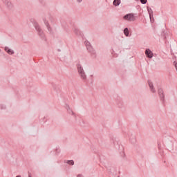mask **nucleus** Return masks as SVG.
I'll return each instance as SVG.
<instances>
[{
    "instance_id": "1a4fd4ad",
    "label": "nucleus",
    "mask_w": 177,
    "mask_h": 177,
    "mask_svg": "<svg viewBox=\"0 0 177 177\" xmlns=\"http://www.w3.org/2000/svg\"><path fill=\"white\" fill-rule=\"evenodd\" d=\"M3 2L8 9H12L13 8V4L10 2V0H3Z\"/></svg>"
},
{
    "instance_id": "f03ea898",
    "label": "nucleus",
    "mask_w": 177,
    "mask_h": 177,
    "mask_svg": "<svg viewBox=\"0 0 177 177\" xmlns=\"http://www.w3.org/2000/svg\"><path fill=\"white\" fill-rule=\"evenodd\" d=\"M34 27L37 32V34L40 38H42V39H45V33H44V30H42V28H41V26L37 23L34 24Z\"/></svg>"
},
{
    "instance_id": "5701e85b",
    "label": "nucleus",
    "mask_w": 177,
    "mask_h": 177,
    "mask_svg": "<svg viewBox=\"0 0 177 177\" xmlns=\"http://www.w3.org/2000/svg\"><path fill=\"white\" fill-rule=\"evenodd\" d=\"M16 177H21V176H17Z\"/></svg>"
},
{
    "instance_id": "7ed1b4c3",
    "label": "nucleus",
    "mask_w": 177,
    "mask_h": 177,
    "mask_svg": "<svg viewBox=\"0 0 177 177\" xmlns=\"http://www.w3.org/2000/svg\"><path fill=\"white\" fill-rule=\"evenodd\" d=\"M84 45L86 46L88 52H89L91 55H92L93 56H95V55H96V51H95V50L93 49V48L91 45V43L88 41H85Z\"/></svg>"
},
{
    "instance_id": "9b49d317",
    "label": "nucleus",
    "mask_w": 177,
    "mask_h": 177,
    "mask_svg": "<svg viewBox=\"0 0 177 177\" xmlns=\"http://www.w3.org/2000/svg\"><path fill=\"white\" fill-rule=\"evenodd\" d=\"M145 55L149 59H151L153 57V52L149 48L146 49Z\"/></svg>"
},
{
    "instance_id": "423d86ee",
    "label": "nucleus",
    "mask_w": 177,
    "mask_h": 177,
    "mask_svg": "<svg viewBox=\"0 0 177 177\" xmlns=\"http://www.w3.org/2000/svg\"><path fill=\"white\" fill-rule=\"evenodd\" d=\"M115 52H117V53L121 52V48H120V46H118V45L114 46L113 48H112V49L111 50V55H113V56H115V55H117V54L115 53Z\"/></svg>"
},
{
    "instance_id": "dca6fc26",
    "label": "nucleus",
    "mask_w": 177,
    "mask_h": 177,
    "mask_svg": "<svg viewBox=\"0 0 177 177\" xmlns=\"http://www.w3.org/2000/svg\"><path fill=\"white\" fill-rule=\"evenodd\" d=\"M74 32H75V34H76V35H79L80 37H82V32L81 31H80V29L75 28Z\"/></svg>"
},
{
    "instance_id": "f3484780",
    "label": "nucleus",
    "mask_w": 177,
    "mask_h": 177,
    "mask_svg": "<svg viewBox=\"0 0 177 177\" xmlns=\"http://www.w3.org/2000/svg\"><path fill=\"white\" fill-rule=\"evenodd\" d=\"M65 164H68V165H74V160H64Z\"/></svg>"
},
{
    "instance_id": "4be33fe9",
    "label": "nucleus",
    "mask_w": 177,
    "mask_h": 177,
    "mask_svg": "<svg viewBox=\"0 0 177 177\" xmlns=\"http://www.w3.org/2000/svg\"><path fill=\"white\" fill-rule=\"evenodd\" d=\"M78 2H82V0H77Z\"/></svg>"
},
{
    "instance_id": "aec40b11",
    "label": "nucleus",
    "mask_w": 177,
    "mask_h": 177,
    "mask_svg": "<svg viewBox=\"0 0 177 177\" xmlns=\"http://www.w3.org/2000/svg\"><path fill=\"white\" fill-rule=\"evenodd\" d=\"M141 3H142V5H146V3H147V0H140Z\"/></svg>"
},
{
    "instance_id": "6ab92c4d",
    "label": "nucleus",
    "mask_w": 177,
    "mask_h": 177,
    "mask_svg": "<svg viewBox=\"0 0 177 177\" xmlns=\"http://www.w3.org/2000/svg\"><path fill=\"white\" fill-rule=\"evenodd\" d=\"M0 109H1V110H5V109H6V105H5L3 104H1Z\"/></svg>"
},
{
    "instance_id": "6e6552de",
    "label": "nucleus",
    "mask_w": 177,
    "mask_h": 177,
    "mask_svg": "<svg viewBox=\"0 0 177 177\" xmlns=\"http://www.w3.org/2000/svg\"><path fill=\"white\" fill-rule=\"evenodd\" d=\"M44 24L47 28V30L48 31V32H50V34H53V30L52 29V28L50 27V26H49V23L48 22V21H46V19H44Z\"/></svg>"
},
{
    "instance_id": "0eeeda50",
    "label": "nucleus",
    "mask_w": 177,
    "mask_h": 177,
    "mask_svg": "<svg viewBox=\"0 0 177 177\" xmlns=\"http://www.w3.org/2000/svg\"><path fill=\"white\" fill-rule=\"evenodd\" d=\"M65 109L67 111V113H69L70 115H73V117H75V113H74V111H73L71 108H70V106L68 104L65 105Z\"/></svg>"
},
{
    "instance_id": "39448f33",
    "label": "nucleus",
    "mask_w": 177,
    "mask_h": 177,
    "mask_svg": "<svg viewBox=\"0 0 177 177\" xmlns=\"http://www.w3.org/2000/svg\"><path fill=\"white\" fill-rule=\"evenodd\" d=\"M116 106H118V109H122V110L125 109V104L124 103V100L121 98L116 100Z\"/></svg>"
},
{
    "instance_id": "b1692460",
    "label": "nucleus",
    "mask_w": 177,
    "mask_h": 177,
    "mask_svg": "<svg viewBox=\"0 0 177 177\" xmlns=\"http://www.w3.org/2000/svg\"><path fill=\"white\" fill-rule=\"evenodd\" d=\"M0 52H1V49H0Z\"/></svg>"
},
{
    "instance_id": "412c9836",
    "label": "nucleus",
    "mask_w": 177,
    "mask_h": 177,
    "mask_svg": "<svg viewBox=\"0 0 177 177\" xmlns=\"http://www.w3.org/2000/svg\"><path fill=\"white\" fill-rule=\"evenodd\" d=\"M77 177H84L82 174H78Z\"/></svg>"
},
{
    "instance_id": "4468645a",
    "label": "nucleus",
    "mask_w": 177,
    "mask_h": 177,
    "mask_svg": "<svg viewBox=\"0 0 177 177\" xmlns=\"http://www.w3.org/2000/svg\"><path fill=\"white\" fill-rule=\"evenodd\" d=\"M147 12L149 15V19L151 21V17H153V10L151 8L147 7Z\"/></svg>"
},
{
    "instance_id": "9d476101",
    "label": "nucleus",
    "mask_w": 177,
    "mask_h": 177,
    "mask_svg": "<svg viewBox=\"0 0 177 177\" xmlns=\"http://www.w3.org/2000/svg\"><path fill=\"white\" fill-rule=\"evenodd\" d=\"M148 85L149 86L151 92H152V93H156V88H154V86L153 84V82L149 80L148 81Z\"/></svg>"
},
{
    "instance_id": "f257e3e1",
    "label": "nucleus",
    "mask_w": 177,
    "mask_h": 177,
    "mask_svg": "<svg viewBox=\"0 0 177 177\" xmlns=\"http://www.w3.org/2000/svg\"><path fill=\"white\" fill-rule=\"evenodd\" d=\"M77 68L80 78L83 81H86L87 80L86 73H85V70H84L82 65H81V64H77Z\"/></svg>"
},
{
    "instance_id": "f8f14e48",
    "label": "nucleus",
    "mask_w": 177,
    "mask_h": 177,
    "mask_svg": "<svg viewBox=\"0 0 177 177\" xmlns=\"http://www.w3.org/2000/svg\"><path fill=\"white\" fill-rule=\"evenodd\" d=\"M4 50L8 54V55H15V50L9 48V47L6 46L4 47Z\"/></svg>"
},
{
    "instance_id": "2eb2a0df",
    "label": "nucleus",
    "mask_w": 177,
    "mask_h": 177,
    "mask_svg": "<svg viewBox=\"0 0 177 177\" xmlns=\"http://www.w3.org/2000/svg\"><path fill=\"white\" fill-rule=\"evenodd\" d=\"M121 4V0H114L113 2V6H120V5Z\"/></svg>"
},
{
    "instance_id": "a211bd4d",
    "label": "nucleus",
    "mask_w": 177,
    "mask_h": 177,
    "mask_svg": "<svg viewBox=\"0 0 177 177\" xmlns=\"http://www.w3.org/2000/svg\"><path fill=\"white\" fill-rule=\"evenodd\" d=\"M124 34L126 37H129V30L128 29V28H125L124 29Z\"/></svg>"
},
{
    "instance_id": "ddd939ff",
    "label": "nucleus",
    "mask_w": 177,
    "mask_h": 177,
    "mask_svg": "<svg viewBox=\"0 0 177 177\" xmlns=\"http://www.w3.org/2000/svg\"><path fill=\"white\" fill-rule=\"evenodd\" d=\"M158 95L160 100H162V102H164V91L161 88L158 89Z\"/></svg>"
},
{
    "instance_id": "20e7f679",
    "label": "nucleus",
    "mask_w": 177,
    "mask_h": 177,
    "mask_svg": "<svg viewBox=\"0 0 177 177\" xmlns=\"http://www.w3.org/2000/svg\"><path fill=\"white\" fill-rule=\"evenodd\" d=\"M124 20H127V21H135L136 20V17H135V14L129 13L123 17Z\"/></svg>"
}]
</instances>
